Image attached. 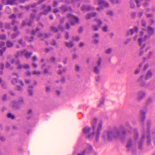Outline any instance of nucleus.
Listing matches in <instances>:
<instances>
[{"label":"nucleus","mask_w":155,"mask_h":155,"mask_svg":"<svg viewBox=\"0 0 155 155\" xmlns=\"http://www.w3.org/2000/svg\"><path fill=\"white\" fill-rule=\"evenodd\" d=\"M86 153H93L94 155H97V153L93 150L92 147L90 145H88L85 150L83 151L81 153H79L78 155H85Z\"/></svg>","instance_id":"obj_5"},{"label":"nucleus","mask_w":155,"mask_h":155,"mask_svg":"<svg viewBox=\"0 0 155 155\" xmlns=\"http://www.w3.org/2000/svg\"><path fill=\"white\" fill-rule=\"evenodd\" d=\"M125 126L127 129L130 128V130H127V131L125 130H123L121 132V130L124 128V127L121 126L118 129L104 131L102 136L103 139L104 140L110 141L113 138H115L123 140L127 135L130 133L131 131L133 130L128 122H126Z\"/></svg>","instance_id":"obj_1"},{"label":"nucleus","mask_w":155,"mask_h":155,"mask_svg":"<svg viewBox=\"0 0 155 155\" xmlns=\"http://www.w3.org/2000/svg\"><path fill=\"white\" fill-rule=\"evenodd\" d=\"M149 37L148 36L146 35L145 36V38L144 39L140 38L138 39V43L140 46H141V48L142 49H143L145 46V45H144L143 46H142V43L143 41L146 40V39Z\"/></svg>","instance_id":"obj_17"},{"label":"nucleus","mask_w":155,"mask_h":155,"mask_svg":"<svg viewBox=\"0 0 155 155\" xmlns=\"http://www.w3.org/2000/svg\"><path fill=\"white\" fill-rule=\"evenodd\" d=\"M1 86L2 88L5 89L6 87V86L5 83L3 82V83H2Z\"/></svg>","instance_id":"obj_54"},{"label":"nucleus","mask_w":155,"mask_h":155,"mask_svg":"<svg viewBox=\"0 0 155 155\" xmlns=\"http://www.w3.org/2000/svg\"><path fill=\"white\" fill-rule=\"evenodd\" d=\"M143 14V11L137 13V16L139 18H140L142 16Z\"/></svg>","instance_id":"obj_49"},{"label":"nucleus","mask_w":155,"mask_h":155,"mask_svg":"<svg viewBox=\"0 0 155 155\" xmlns=\"http://www.w3.org/2000/svg\"><path fill=\"white\" fill-rule=\"evenodd\" d=\"M100 67L98 66H96L94 67V72L96 74H98L100 72Z\"/></svg>","instance_id":"obj_33"},{"label":"nucleus","mask_w":155,"mask_h":155,"mask_svg":"<svg viewBox=\"0 0 155 155\" xmlns=\"http://www.w3.org/2000/svg\"><path fill=\"white\" fill-rule=\"evenodd\" d=\"M61 9L62 11L64 12L67 11H71V8L70 7H67L65 5L62 6L61 8Z\"/></svg>","instance_id":"obj_26"},{"label":"nucleus","mask_w":155,"mask_h":155,"mask_svg":"<svg viewBox=\"0 0 155 155\" xmlns=\"http://www.w3.org/2000/svg\"><path fill=\"white\" fill-rule=\"evenodd\" d=\"M104 99H102L100 102V104L98 105V106L99 107H102L104 104Z\"/></svg>","instance_id":"obj_47"},{"label":"nucleus","mask_w":155,"mask_h":155,"mask_svg":"<svg viewBox=\"0 0 155 155\" xmlns=\"http://www.w3.org/2000/svg\"><path fill=\"white\" fill-rule=\"evenodd\" d=\"M58 30H61L62 31H63L64 30V28L61 25H60L58 26V29L57 28L55 27H51V31H53L54 32H56L58 31Z\"/></svg>","instance_id":"obj_23"},{"label":"nucleus","mask_w":155,"mask_h":155,"mask_svg":"<svg viewBox=\"0 0 155 155\" xmlns=\"http://www.w3.org/2000/svg\"><path fill=\"white\" fill-rule=\"evenodd\" d=\"M112 50L111 48H109L105 51V53L106 54H109L111 52Z\"/></svg>","instance_id":"obj_40"},{"label":"nucleus","mask_w":155,"mask_h":155,"mask_svg":"<svg viewBox=\"0 0 155 155\" xmlns=\"http://www.w3.org/2000/svg\"><path fill=\"white\" fill-rule=\"evenodd\" d=\"M96 15V13L95 12H93L91 14H88L86 17L87 19H89L92 17L95 16Z\"/></svg>","instance_id":"obj_29"},{"label":"nucleus","mask_w":155,"mask_h":155,"mask_svg":"<svg viewBox=\"0 0 155 155\" xmlns=\"http://www.w3.org/2000/svg\"><path fill=\"white\" fill-rule=\"evenodd\" d=\"M11 65L8 62H7L6 63V68H9L10 70H13V68L12 67H10Z\"/></svg>","instance_id":"obj_44"},{"label":"nucleus","mask_w":155,"mask_h":155,"mask_svg":"<svg viewBox=\"0 0 155 155\" xmlns=\"http://www.w3.org/2000/svg\"><path fill=\"white\" fill-rule=\"evenodd\" d=\"M95 21H96L98 24V25H92V28L94 30L97 31L98 29V27H100L101 25L102 24V21L100 19H95Z\"/></svg>","instance_id":"obj_15"},{"label":"nucleus","mask_w":155,"mask_h":155,"mask_svg":"<svg viewBox=\"0 0 155 155\" xmlns=\"http://www.w3.org/2000/svg\"><path fill=\"white\" fill-rule=\"evenodd\" d=\"M15 63L17 65V68L18 69H21L22 68H24L25 69H27L29 68H30V65L29 64H22L20 63L19 61H18L16 62Z\"/></svg>","instance_id":"obj_10"},{"label":"nucleus","mask_w":155,"mask_h":155,"mask_svg":"<svg viewBox=\"0 0 155 155\" xmlns=\"http://www.w3.org/2000/svg\"><path fill=\"white\" fill-rule=\"evenodd\" d=\"M94 8L89 5H83L81 7V9L83 11H88L91 10H94Z\"/></svg>","instance_id":"obj_19"},{"label":"nucleus","mask_w":155,"mask_h":155,"mask_svg":"<svg viewBox=\"0 0 155 155\" xmlns=\"http://www.w3.org/2000/svg\"><path fill=\"white\" fill-rule=\"evenodd\" d=\"M32 110L30 109L28 110L27 113V118L28 119H30L32 116Z\"/></svg>","instance_id":"obj_31"},{"label":"nucleus","mask_w":155,"mask_h":155,"mask_svg":"<svg viewBox=\"0 0 155 155\" xmlns=\"http://www.w3.org/2000/svg\"><path fill=\"white\" fill-rule=\"evenodd\" d=\"M5 27L7 29H10V24L9 23H6L5 25Z\"/></svg>","instance_id":"obj_61"},{"label":"nucleus","mask_w":155,"mask_h":155,"mask_svg":"<svg viewBox=\"0 0 155 155\" xmlns=\"http://www.w3.org/2000/svg\"><path fill=\"white\" fill-rule=\"evenodd\" d=\"M67 17L69 19V21L71 22V24L72 25H73L78 22V18L71 14L68 15Z\"/></svg>","instance_id":"obj_7"},{"label":"nucleus","mask_w":155,"mask_h":155,"mask_svg":"<svg viewBox=\"0 0 155 155\" xmlns=\"http://www.w3.org/2000/svg\"><path fill=\"white\" fill-rule=\"evenodd\" d=\"M6 37L5 35L4 34L0 35V39L4 40L6 38Z\"/></svg>","instance_id":"obj_46"},{"label":"nucleus","mask_w":155,"mask_h":155,"mask_svg":"<svg viewBox=\"0 0 155 155\" xmlns=\"http://www.w3.org/2000/svg\"><path fill=\"white\" fill-rule=\"evenodd\" d=\"M102 30L104 32H106L107 31V27L106 26L103 27Z\"/></svg>","instance_id":"obj_55"},{"label":"nucleus","mask_w":155,"mask_h":155,"mask_svg":"<svg viewBox=\"0 0 155 155\" xmlns=\"http://www.w3.org/2000/svg\"><path fill=\"white\" fill-rule=\"evenodd\" d=\"M141 25L143 27H144V28H142L143 30H145V27L146 25V23L144 20H142Z\"/></svg>","instance_id":"obj_38"},{"label":"nucleus","mask_w":155,"mask_h":155,"mask_svg":"<svg viewBox=\"0 0 155 155\" xmlns=\"http://www.w3.org/2000/svg\"><path fill=\"white\" fill-rule=\"evenodd\" d=\"M98 4L100 5V7L97 8L96 10L99 11L103 9V7H107L109 6V4L106 1L104 0H98Z\"/></svg>","instance_id":"obj_6"},{"label":"nucleus","mask_w":155,"mask_h":155,"mask_svg":"<svg viewBox=\"0 0 155 155\" xmlns=\"http://www.w3.org/2000/svg\"><path fill=\"white\" fill-rule=\"evenodd\" d=\"M113 4L118 3L120 2L119 0H109Z\"/></svg>","instance_id":"obj_43"},{"label":"nucleus","mask_w":155,"mask_h":155,"mask_svg":"<svg viewBox=\"0 0 155 155\" xmlns=\"http://www.w3.org/2000/svg\"><path fill=\"white\" fill-rule=\"evenodd\" d=\"M28 94L29 95L32 96L33 94V87L31 85L29 86L28 91Z\"/></svg>","instance_id":"obj_27"},{"label":"nucleus","mask_w":155,"mask_h":155,"mask_svg":"<svg viewBox=\"0 0 155 155\" xmlns=\"http://www.w3.org/2000/svg\"><path fill=\"white\" fill-rule=\"evenodd\" d=\"M146 95V93L145 92L142 91H139L137 94V100L138 101H141L145 97Z\"/></svg>","instance_id":"obj_12"},{"label":"nucleus","mask_w":155,"mask_h":155,"mask_svg":"<svg viewBox=\"0 0 155 155\" xmlns=\"http://www.w3.org/2000/svg\"><path fill=\"white\" fill-rule=\"evenodd\" d=\"M66 71V68H63L62 71H60L58 72V74H63V73H65Z\"/></svg>","instance_id":"obj_45"},{"label":"nucleus","mask_w":155,"mask_h":155,"mask_svg":"<svg viewBox=\"0 0 155 155\" xmlns=\"http://www.w3.org/2000/svg\"><path fill=\"white\" fill-rule=\"evenodd\" d=\"M150 0H136V2L137 4V6L138 7L140 6V3L143 2V5L144 7L148 6L149 4V2Z\"/></svg>","instance_id":"obj_11"},{"label":"nucleus","mask_w":155,"mask_h":155,"mask_svg":"<svg viewBox=\"0 0 155 155\" xmlns=\"http://www.w3.org/2000/svg\"><path fill=\"white\" fill-rule=\"evenodd\" d=\"M35 14H31V19L30 21V22H26L25 21L23 22V26L25 25H27L29 26H30L31 25V24L32 23V20L34 19V18L35 17Z\"/></svg>","instance_id":"obj_20"},{"label":"nucleus","mask_w":155,"mask_h":155,"mask_svg":"<svg viewBox=\"0 0 155 155\" xmlns=\"http://www.w3.org/2000/svg\"><path fill=\"white\" fill-rule=\"evenodd\" d=\"M26 39L29 41H31L33 40V36H31L30 38L27 37Z\"/></svg>","instance_id":"obj_59"},{"label":"nucleus","mask_w":155,"mask_h":155,"mask_svg":"<svg viewBox=\"0 0 155 155\" xmlns=\"http://www.w3.org/2000/svg\"><path fill=\"white\" fill-rule=\"evenodd\" d=\"M136 15V13L135 12H133L132 13L131 16L132 18H134Z\"/></svg>","instance_id":"obj_56"},{"label":"nucleus","mask_w":155,"mask_h":155,"mask_svg":"<svg viewBox=\"0 0 155 155\" xmlns=\"http://www.w3.org/2000/svg\"><path fill=\"white\" fill-rule=\"evenodd\" d=\"M2 1L5 4L13 5L16 3L17 0H2Z\"/></svg>","instance_id":"obj_16"},{"label":"nucleus","mask_w":155,"mask_h":155,"mask_svg":"<svg viewBox=\"0 0 155 155\" xmlns=\"http://www.w3.org/2000/svg\"><path fill=\"white\" fill-rule=\"evenodd\" d=\"M147 31L148 34L150 35H153L154 32V28L148 26L147 28Z\"/></svg>","instance_id":"obj_24"},{"label":"nucleus","mask_w":155,"mask_h":155,"mask_svg":"<svg viewBox=\"0 0 155 155\" xmlns=\"http://www.w3.org/2000/svg\"><path fill=\"white\" fill-rule=\"evenodd\" d=\"M24 102L23 99L22 97H21L19 98L18 103L14 101L13 102L12 104L13 107L16 108H17L18 107L19 105L22 104L24 103Z\"/></svg>","instance_id":"obj_13"},{"label":"nucleus","mask_w":155,"mask_h":155,"mask_svg":"<svg viewBox=\"0 0 155 155\" xmlns=\"http://www.w3.org/2000/svg\"><path fill=\"white\" fill-rule=\"evenodd\" d=\"M32 54V53H29L25 50L23 51L18 52L15 55V57L16 58H18L23 55H24L27 58H28L30 57Z\"/></svg>","instance_id":"obj_4"},{"label":"nucleus","mask_w":155,"mask_h":155,"mask_svg":"<svg viewBox=\"0 0 155 155\" xmlns=\"http://www.w3.org/2000/svg\"><path fill=\"white\" fill-rule=\"evenodd\" d=\"M7 96L6 95V94L4 95L2 97V100L3 101L6 100L7 99Z\"/></svg>","instance_id":"obj_64"},{"label":"nucleus","mask_w":155,"mask_h":155,"mask_svg":"<svg viewBox=\"0 0 155 155\" xmlns=\"http://www.w3.org/2000/svg\"><path fill=\"white\" fill-rule=\"evenodd\" d=\"M101 58H100L97 61V66H98L99 67H100V65L101 64Z\"/></svg>","instance_id":"obj_53"},{"label":"nucleus","mask_w":155,"mask_h":155,"mask_svg":"<svg viewBox=\"0 0 155 155\" xmlns=\"http://www.w3.org/2000/svg\"><path fill=\"white\" fill-rule=\"evenodd\" d=\"M6 48L5 47H3L2 49L0 50V56L2 55L3 53L6 50Z\"/></svg>","instance_id":"obj_37"},{"label":"nucleus","mask_w":155,"mask_h":155,"mask_svg":"<svg viewBox=\"0 0 155 155\" xmlns=\"http://www.w3.org/2000/svg\"><path fill=\"white\" fill-rule=\"evenodd\" d=\"M6 12L8 13H10L11 12V10L8 7H7L5 9Z\"/></svg>","instance_id":"obj_58"},{"label":"nucleus","mask_w":155,"mask_h":155,"mask_svg":"<svg viewBox=\"0 0 155 155\" xmlns=\"http://www.w3.org/2000/svg\"><path fill=\"white\" fill-rule=\"evenodd\" d=\"M7 117L8 118L13 119L15 118V116L12 115L11 113H8L7 114Z\"/></svg>","instance_id":"obj_41"},{"label":"nucleus","mask_w":155,"mask_h":155,"mask_svg":"<svg viewBox=\"0 0 155 155\" xmlns=\"http://www.w3.org/2000/svg\"><path fill=\"white\" fill-rule=\"evenodd\" d=\"M15 15L14 14H12L10 16L9 18L11 19H13L15 18Z\"/></svg>","instance_id":"obj_60"},{"label":"nucleus","mask_w":155,"mask_h":155,"mask_svg":"<svg viewBox=\"0 0 155 155\" xmlns=\"http://www.w3.org/2000/svg\"><path fill=\"white\" fill-rule=\"evenodd\" d=\"M13 31L15 32V33H13L11 35V38L14 39L19 34V32L18 31L17 28L16 26H15L13 28Z\"/></svg>","instance_id":"obj_18"},{"label":"nucleus","mask_w":155,"mask_h":155,"mask_svg":"<svg viewBox=\"0 0 155 155\" xmlns=\"http://www.w3.org/2000/svg\"><path fill=\"white\" fill-rule=\"evenodd\" d=\"M152 76V73L151 71L149 70L147 72L145 77V79L147 80L150 79Z\"/></svg>","instance_id":"obj_25"},{"label":"nucleus","mask_w":155,"mask_h":155,"mask_svg":"<svg viewBox=\"0 0 155 155\" xmlns=\"http://www.w3.org/2000/svg\"><path fill=\"white\" fill-rule=\"evenodd\" d=\"M99 35L98 34H95L92 36L94 42L96 44H98L99 42L98 37Z\"/></svg>","instance_id":"obj_22"},{"label":"nucleus","mask_w":155,"mask_h":155,"mask_svg":"<svg viewBox=\"0 0 155 155\" xmlns=\"http://www.w3.org/2000/svg\"><path fill=\"white\" fill-rule=\"evenodd\" d=\"M17 82V79L16 78H13L12 81V83L13 84H15Z\"/></svg>","instance_id":"obj_52"},{"label":"nucleus","mask_w":155,"mask_h":155,"mask_svg":"<svg viewBox=\"0 0 155 155\" xmlns=\"http://www.w3.org/2000/svg\"><path fill=\"white\" fill-rule=\"evenodd\" d=\"M41 72L39 71H34L32 72V74H33L38 75L40 74Z\"/></svg>","instance_id":"obj_51"},{"label":"nucleus","mask_w":155,"mask_h":155,"mask_svg":"<svg viewBox=\"0 0 155 155\" xmlns=\"http://www.w3.org/2000/svg\"><path fill=\"white\" fill-rule=\"evenodd\" d=\"M65 45L68 48H71L73 46L74 43L72 41L69 42H65Z\"/></svg>","instance_id":"obj_30"},{"label":"nucleus","mask_w":155,"mask_h":155,"mask_svg":"<svg viewBox=\"0 0 155 155\" xmlns=\"http://www.w3.org/2000/svg\"><path fill=\"white\" fill-rule=\"evenodd\" d=\"M97 119L94 118L92 121L91 124L92 127V130L91 132V128L88 127H86L83 130V132L85 134L87 138L91 139L92 138L95 136L96 139L98 141L100 137L101 132L102 130V127L103 123L100 121L97 124Z\"/></svg>","instance_id":"obj_3"},{"label":"nucleus","mask_w":155,"mask_h":155,"mask_svg":"<svg viewBox=\"0 0 155 155\" xmlns=\"http://www.w3.org/2000/svg\"><path fill=\"white\" fill-rule=\"evenodd\" d=\"M6 46L8 48H10L13 46L12 42L9 41H8L6 42Z\"/></svg>","instance_id":"obj_34"},{"label":"nucleus","mask_w":155,"mask_h":155,"mask_svg":"<svg viewBox=\"0 0 155 155\" xmlns=\"http://www.w3.org/2000/svg\"><path fill=\"white\" fill-rule=\"evenodd\" d=\"M126 146L128 150H132L133 146L132 145V141L130 139H129L127 142Z\"/></svg>","instance_id":"obj_21"},{"label":"nucleus","mask_w":155,"mask_h":155,"mask_svg":"<svg viewBox=\"0 0 155 155\" xmlns=\"http://www.w3.org/2000/svg\"><path fill=\"white\" fill-rule=\"evenodd\" d=\"M36 5L35 4H32L30 5H28L25 7V8H26L27 10H28L30 7H34L36 6Z\"/></svg>","instance_id":"obj_36"},{"label":"nucleus","mask_w":155,"mask_h":155,"mask_svg":"<svg viewBox=\"0 0 155 155\" xmlns=\"http://www.w3.org/2000/svg\"><path fill=\"white\" fill-rule=\"evenodd\" d=\"M5 45V43L3 41H2L0 42V48H1L4 46Z\"/></svg>","instance_id":"obj_57"},{"label":"nucleus","mask_w":155,"mask_h":155,"mask_svg":"<svg viewBox=\"0 0 155 155\" xmlns=\"http://www.w3.org/2000/svg\"><path fill=\"white\" fill-rule=\"evenodd\" d=\"M4 64L3 63H1L0 64V69L2 70L4 69Z\"/></svg>","instance_id":"obj_62"},{"label":"nucleus","mask_w":155,"mask_h":155,"mask_svg":"<svg viewBox=\"0 0 155 155\" xmlns=\"http://www.w3.org/2000/svg\"><path fill=\"white\" fill-rule=\"evenodd\" d=\"M133 137L135 140H136L138 138L139 135L138 132L136 129H134Z\"/></svg>","instance_id":"obj_28"},{"label":"nucleus","mask_w":155,"mask_h":155,"mask_svg":"<svg viewBox=\"0 0 155 155\" xmlns=\"http://www.w3.org/2000/svg\"><path fill=\"white\" fill-rule=\"evenodd\" d=\"M96 81L97 82H99L101 80V77L99 76H98L96 78Z\"/></svg>","instance_id":"obj_63"},{"label":"nucleus","mask_w":155,"mask_h":155,"mask_svg":"<svg viewBox=\"0 0 155 155\" xmlns=\"http://www.w3.org/2000/svg\"><path fill=\"white\" fill-rule=\"evenodd\" d=\"M51 9L50 6H46L45 5H43L41 9L43 10L42 12L41 13V14L46 15L50 12Z\"/></svg>","instance_id":"obj_9"},{"label":"nucleus","mask_w":155,"mask_h":155,"mask_svg":"<svg viewBox=\"0 0 155 155\" xmlns=\"http://www.w3.org/2000/svg\"><path fill=\"white\" fill-rule=\"evenodd\" d=\"M107 15H109L112 16L113 15V13L112 11L109 10L107 11Z\"/></svg>","instance_id":"obj_42"},{"label":"nucleus","mask_w":155,"mask_h":155,"mask_svg":"<svg viewBox=\"0 0 155 155\" xmlns=\"http://www.w3.org/2000/svg\"><path fill=\"white\" fill-rule=\"evenodd\" d=\"M75 69L77 71H79L80 70V67L78 64H76L75 67Z\"/></svg>","instance_id":"obj_50"},{"label":"nucleus","mask_w":155,"mask_h":155,"mask_svg":"<svg viewBox=\"0 0 155 155\" xmlns=\"http://www.w3.org/2000/svg\"><path fill=\"white\" fill-rule=\"evenodd\" d=\"M153 101V99L151 98H149L146 101V104L148 105L151 103Z\"/></svg>","instance_id":"obj_39"},{"label":"nucleus","mask_w":155,"mask_h":155,"mask_svg":"<svg viewBox=\"0 0 155 155\" xmlns=\"http://www.w3.org/2000/svg\"><path fill=\"white\" fill-rule=\"evenodd\" d=\"M32 35H36L38 37H40L43 39V36H45V37L47 38L48 36L47 34H42L39 31V29L37 28L36 31L33 30L32 32Z\"/></svg>","instance_id":"obj_8"},{"label":"nucleus","mask_w":155,"mask_h":155,"mask_svg":"<svg viewBox=\"0 0 155 155\" xmlns=\"http://www.w3.org/2000/svg\"><path fill=\"white\" fill-rule=\"evenodd\" d=\"M138 31V28L137 26H135L132 28L130 29L127 32L128 35H133L134 34L137 33Z\"/></svg>","instance_id":"obj_14"},{"label":"nucleus","mask_w":155,"mask_h":155,"mask_svg":"<svg viewBox=\"0 0 155 155\" xmlns=\"http://www.w3.org/2000/svg\"><path fill=\"white\" fill-rule=\"evenodd\" d=\"M140 84L141 86L146 88L148 87L149 86V83H146L143 81L141 82Z\"/></svg>","instance_id":"obj_32"},{"label":"nucleus","mask_w":155,"mask_h":155,"mask_svg":"<svg viewBox=\"0 0 155 155\" xmlns=\"http://www.w3.org/2000/svg\"><path fill=\"white\" fill-rule=\"evenodd\" d=\"M72 38L74 41H78L80 40L79 37L77 36L75 37L73 36L72 37Z\"/></svg>","instance_id":"obj_48"},{"label":"nucleus","mask_w":155,"mask_h":155,"mask_svg":"<svg viewBox=\"0 0 155 155\" xmlns=\"http://www.w3.org/2000/svg\"><path fill=\"white\" fill-rule=\"evenodd\" d=\"M143 75H141L137 79V82L139 83H140L141 82H143Z\"/></svg>","instance_id":"obj_35"},{"label":"nucleus","mask_w":155,"mask_h":155,"mask_svg":"<svg viewBox=\"0 0 155 155\" xmlns=\"http://www.w3.org/2000/svg\"><path fill=\"white\" fill-rule=\"evenodd\" d=\"M146 112V110H141L140 115L139 119L141 121L142 123V124L141 125V130L142 137L139 143L140 148H141L143 144L145 139H146L147 143L148 144H150L151 143L150 129L152 124V121L150 120H147L146 128H145L143 125V122L145 120V114Z\"/></svg>","instance_id":"obj_2"}]
</instances>
